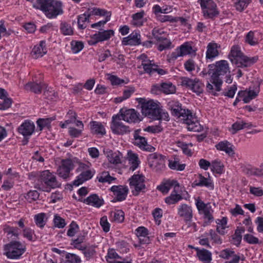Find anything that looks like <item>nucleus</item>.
I'll return each instance as SVG.
<instances>
[{"label": "nucleus", "mask_w": 263, "mask_h": 263, "mask_svg": "<svg viewBox=\"0 0 263 263\" xmlns=\"http://www.w3.org/2000/svg\"><path fill=\"white\" fill-rule=\"evenodd\" d=\"M26 250L25 245L18 241H11L4 246V255L11 259H19Z\"/></svg>", "instance_id": "nucleus-5"}, {"label": "nucleus", "mask_w": 263, "mask_h": 263, "mask_svg": "<svg viewBox=\"0 0 263 263\" xmlns=\"http://www.w3.org/2000/svg\"><path fill=\"white\" fill-rule=\"evenodd\" d=\"M141 35L139 32L134 31L128 36L123 38L122 44L123 45L136 46L141 44Z\"/></svg>", "instance_id": "nucleus-20"}, {"label": "nucleus", "mask_w": 263, "mask_h": 263, "mask_svg": "<svg viewBox=\"0 0 263 263\" xmlns=\"http://www.w3.org/2000/svg\"><path fill=\"white\" fill-rule=\"evenodd\" d=\"M53 221L55 226L58 228H63L66 225L65 220L58 215L54 216Z\"/></svg>", "instance_id": "nucleus-60"}, {"label": "nucleus", "mask_w": 263, "mask_h": 263, "mask_svg": "<svg viewBox=\"0 0 263 263\" xmlns=\"http://www.w3.org/2000/svg\"><path fill=\"white\" fill-rule=\"evenodd\" d=\"M168 166L172 170L177 171H183L185 168V165L184 164H179V159L175 157L173 160H168Z\"/></svg>", "instance_id": "nucleus-39"}, {"label": "nucleus", "mask_w": 263, "mask_h": 263, "mask_svg": "<svg viewBox=\"0 0 263 263\" xmlns=\"http://www.w3.org/2000/svg\"><path fill=\"white\" fill-rule=\"evenodd\" d=\"M214 66L213 72L211 76L210 82L215 85L216 90H220L222 84V80L220 77L227 74V73H230L229 63L227 61L220 60L216 62Z\"/></svg>", "instance_id": "nucleus-4"}, {"label": "nucleus", "mask_w": 263, "mask_h": 263, "mask_svg": "<svg viewBox=\"0 0 263 263\" xmlns=\"http://www.w3.org/2000/svg\"><path fill=\"white\" fill-rule=\"evenodd\" d=\"M49 11L47 17L49 18H55L58 15L62 14L63 12L62 3L60 1L53 0Z\"/></svg>", "instance_id": "nucleus-19"}, {"label": "nucleus", "mask_w": 263, "mask_h": 263, "mask_svg": "<svg viewBox=\"0 0 263 263\" xmlns=\"http://www.w3.org/2000/svg\"><path fill=\"white\" fill-rule=\"evenodd\" d=\"M46 84L43 83H36L29 82L26 84L25 88L27 90H30L35 93H41L43 88H44Z\"/></svg>", "instance_id": "nucleus-31"}, {"label": "nucleus", "mask_w": 263, "mask_h": 263, "mask_svg": "<svg viewBox=\"0 0 263 263\" xmlns=\"http://www.w3.org/2000/svg\"><path fill=\"white\" fill-rule=\"evenodd\" d=\"M152 34L154 38L158 42L162 41L163 40L165 39V37L166 36V33L162 29L157 28L153 29Z\"/></svg>", "instance_id": "nucleus-44"}, {"label": "nucleus", "mask_w": 263, "mask_h": 263, "mask_svg": "<svg viewBox=\"0 0 263 263\" xmlns=\"http://www.w3.org/2000/svg\"><path fill=\"white\" fill-rule=\"evenodd\" d=\"M229 57L233 64L241 68L250 67L258 60L257 57L249 58L245 55L238 46H232Z\"/></svg>", "instance_id": "nucleus-3"}, {"label": "nucleus", "mask_w": 263, "mask_h": 263, "mask_svg": "<svg viewBox=\"0 0 263 263\" xmlns=\"http://www.w3.org/2000/svg\"><path fill=\"white\" fill-rule=\"evenodd\" d=\"M60 30L64 35H71L73 34V28L69 24L65 22L60 24Z\"/></svg>", "instance_id": "nucleus-43"}, {"label": "nucleus", "mask_w": 263, "mask_h": 263, "mask_svg": "<svg viewBox=\"0 0 263 263\" xmlns=\"http://www.w3.org/2000/svg\"><path fill=\"white\" fill-rule=\"evenodd\" d=\"M122 120L119 114L112 116L110 128L114 134L122 135L130 132L129 127L124 125L121 121Z\"/></svg>", "instance_id": "nucleus-10"}, {"label": "nucleus", "mask_w": 263, "mask_h": 263, "mask_svg": "<svg viewBox=\"0 0 263 263\" xmlns=\"http://www.w3.org/2000/svg\"><path fill=\"white\" fill-rule=\"evenodd\" d=\"M157 90H160L166 94H170L175 92L176 88L172 83H163L160 86H154L151 91L153 93H157Z\"/></svg>", "instance_id": "nucleus-23"}, {"label": "nucleus", "mask_w": 263, "mask_h": 263, "mask_svg": "<svg viewBox=\"0 0 263 263\" xmlns=\"http://www.w3.org/2000/svg\"><path fill=\"white\" fill-rule=\"evenodd\" d=\"M79 164V166L77 171L81 172V173L72 182V184L76 186H78L84 182L90 179L95 173V170L89 169V166L88 165L81 162Z\"/></svg>", "instance_id": "nucleus-6"}, {"label": "nucleus", "mask_w": 263, "mask_h": 263, "mask_svg": "<svg viewBox=\"0 0 263 263\" xmlns=\"http://www.w3.org/2000/svg\"><path fill=\"white\" fill-rule=\"evenodd\" d=\"M45 46L46 42L44 41H41L39 45L35 46L31 51L33 58L37 59L43 57L47 52Z\"/></svg>", "instance_id": "nucleus-25"}, {"label": "nucleus", "mask_w": 263, "mask_h": 263, "mask_svg": "<svg viewBox=\"0 0 263 263\" xmlns=\"http://www.w3.org/2000/svg\"><path fill=\"white\" fill-rule=\"evenodd\" d=\"M167 106L173 116L183 120L189 130L199 132L202 130L203 127L195 115L190 110L183 108L182 104L179 101L171 100L168 102Z\"/></svg>", "instance_id": "nucleus-1"}, {"label": "nucleus", "mask_w": 263, "mask_h": 263, "mask_svg": "<svg viewBox=\"0 0 263 263\" xmlns=\"http://www.w3.org/2000/svg\"><path fill=\"white\" fill-rule=\"evenodd\" d=\"M203 16L205 18H213L219 14L216 4L212 0H198Z\"/></svg>", "instance_id": "nucleus-9"}, {"label": "nucleus", "mask_w": 263, "mask_h": 263, "mask_svg": "<svg viewBox=\"0 0 263 263\" xmlns=\"http://www.w3.org/2000/svg\"><path fill=\"white\" fill-rule=\"evenodd\" d=\"M195 185L199 186H205L211 189H214V184L211 179L206 178L201 175H199V181L195 183Z\"/></svg>", "instance_id": "nucleus-41"}, {"label": "nucleus", "mask_w": 263, "mask_h": 263, "mask_svg": "<svg viewBox=\"0 0 263 263\" xmlns=\"http://www.w3.org/2000/svg\"><path fill=\"white\" fill-rule=\"evenodd\" d=\"M141 66L144 69L145 73L152 75L155 73L156 64L152 63V61L148 60H143L142 62Z\"/></svg>", "instance_id": "nucleus-34"}, {"label": "nucleus", "mask_w": 263, "mask_h": 263, "mask_svg": "<svg viewBox=\"0 0 263 263\" xmlns=\"http://www.w3.org/2000/svg\"><path fill=\"white\" fill-rule=\"evenodd\" d=\"M243 240L249 244L254 245L261 243V242H259L258 238L249 234L244 235Z\"/></svg>", "instance_id": "nucleus-57"}, {"label": "nucleus", "mask_w": 263, "mask_h": 263, "mask_svg": "<svg viewBox=\"0 0 263 263\" xmlns=\"http://www.w3.org/2000/svg\"><path fill=\"white\" fill-rule=\"evenodd\" d=\"M79 229V226L77 223L72 221L69 226V228L67 231V234L68 236H73L76 233L77 230Z\"/></svg>", "instance_id": "nucleus-59"}, {"label": "nucleus", "mask_w": 263, "mask_h": 263, "mask_svg": "<svg viewBox=\"0 0 263 263\" xmlns=\"http://www.w3.org/2000/svg\"><path fill=\"white\" fill-rule=\"evenodd\" d=\"M84 47V44L81 41H72L71 42V48L73 53L79 52Z\"/></svg>", "instance_id": "nucleus-52"}, {"label": "nucleus", "mask_w": 263, "mask_h": 263, "mask_svg": "<svg viewBox=\"0 0 263 263\" xmlns=\"http://www.w3.org/2000/svg\"><path fill=\"white\" fill-rule=\"evenodd\" d=\"M224 165L221 161L216 159L211 162V169L215 173L221 174L223 172Z\"/></svg>", "instance_id": "nucleus-37"}, {"label": "nucleus", "mask_w": 263, "mask_h": 263, "mask_svg": "<svg viewBox=\"0 0 263 263\" xmlns=\"http://www.w3.org/2000/svg\"><path fill=\"white\" fill-rule=\"evenodd\" d=\"M45 214L42 213L35 215L34 216V220L36 224L40 227L43 228L46 224V221H45Z\"/></svg>", "instance_id": "nucleus-51"}, {"label": "nucleus", "mask_w": 263, "mask_h": 263, "mask_svg": "<svg viewBox=\"0 0 263 263\" xmlns=\"http://www.w3.org/2000/svg\"><path fill=\"white\" fill-rule=\"evenodd\" d=\"M44 89L45 90L43 95L48 100H53L57 98V93L54 90H50L46 85Z\"/></svg>", "instance_id": "nucleus-55"}, {"label": "nucleus", "mask_w": 263, "mask_h": 263, "mask_svg": "<svg viewBox=\"0 0 263 263\" xmlns=\"http://www.w3.org/2000/svg\"><path fill=\"white\" fill-rule=\"evenodd\" d=\"M259 92V86H258L257 88L255 90H251L249 88L248 90L239 91L238 93V97L242 98L245 103H248L258 96Z\"/></svg>", "instance_id": "nucleus-18"}, {"label": "nucleus", "mask_w": 263, "mask_h": 263, "mask_svg": "<svg viewBox=\"0 0 263 263\" xmlns=\"http://www.w3.org/2000/svg\"><path fill=\"white\" fill-rule=\"evenodd\" d=\"M25 197L29 202H32L39 198V193L35 190L30 191L27 193Z\"/></svg>", "instance_id": "nucleus-56"}, {"label": "nucleus", "mask_w": 263, "mask_h": 263, "mask_svg": "<svg viewBox=\"0 0 263 263\" xmlns=\"http://www.w3.org/2000/svg\"><path fill=\"white\" fill-rule=\"evenodd\" d=\"M91 16L89 11L78 16V25L80 29L83 30L87 27Z\"/></svg>", "instance_id": "nucleus-29"}, {"label": "nucleus", "mask_w": 263, "mask_h": 263, "mask_svg": "<svg viewBox=\"0 0 263 263\" xmlns=\"http://www.w3.org/2000/svg\"><path fill=\"white\" fill-rule=\"evenodd\" d=\"M181 80V83L182 86L190 88L197 95H199L203 92L204 85L199 79H192L187 77H182Z\"/></svg>", "instance_id": "nucleus-13"}, {"label": "nucleus", "mask_w": 263, "mask_h": 263, "mask_svg": "<svg viewBox=\"0 0 263 263\" xmlns=\"http://www.w3.org/2000/svg\"><path fill=\"white\" fill-rule=\"evenodd\" d=\"M195 52V51L193 49L192 47L187 42H185L179 47L177 48L170 55L169 60L175 61L179 57H183Z\"/></svg>", "instance_id": "nucleus-14"}, {"label": "nucleus", "mask_w": 263, "mask_h": 263, "mask_svg": "<svg viewBox=\"0 0 263 263\" xmlns=\"http://www.w3.org/2000/svg\"><path fill=\"white\" fill-rule=\"evenodd\" d=\"M215 146L217 149L225 152L230 156H234L235 153L232 148L233 145L228 141L220 142Z\"/></svg>", "instance_id": "nucleus-26"}, {"label": "nucleus", "mask_w": 263, "mask_h": 263, "mask_svg": "<svg viewBox=\"0 0 263 263\" xmlns=\"http://www.w3.org/2000/svg\"><path fill=\"white\" fill-rule=\"evenodd\" d=\"M89 125L92 133L101 135H104L106 134L105 128L101 123L97 121H91Z\"/></svg>", "instance_id": "nucleus-28"}, {"label": "nucleus", "mask_w": 263, "mask_h": 263, "mask_svg": "<svg viewBox=\"0 0 263 263\" xmlns=\"http://www.w3.org/2000/svg\"><path fill=\"white\" fill-rule=\"evenodd\" d=\"M97 179L100 182H108L109 183L116 179L115 178L110 176L108 172H102L100 176L97 177Z\"/></svg>", "instance_id": "nucleus-45"}, {"label": "nucleus", "mask_w": 263, "mask_h": 263, "mask_svg": "<svg viewBox=\"0 0 263 263\" xmlns=\"http://www.w3.org/2000/svg\"><path fill=\"white\" fill-rule=\"evenodd\" d=\"M149 166L156 172L160 171L165 168V157L161 154L154 153L147 157Z\"/></svg>", "instance_id": "nucleus-11"}, {"label": "nucleus", "mask_w": 263, "mask_h": 263, "mask_svg": "<svg viewBox=\"0 0 263 263\" xmlns=\"http://www.w3.org/2000/svg\"><path fill=\"white\" fill-rule=\"evenodd\" d=\"M114 221L117 222H122L124 219V213L122 210H117L111 213Z\"/></svg>", "instance_id": "nucleus-53"}, {"label": "nucleus", "mask_w": 263, "mask_h": 263, "mask_svg": "<svg viewBox=\"0 0 263 263\" xmlns=\"http://www.w3.org/2000/svg\"><path fill=\"white\" fill-rule=\"evenodd\" d=\"M121 154L119 152L114 153L112 151H110L107 155L108 161L110 163L115 164L121 163Z\"/></svg>", "instance_id": "nucleus-38"}, {"label": "nucleus", "mask_w": 263, "mask_h": 263, "mask_svg": "<svg viewBox=\"0 0 263 263\" xmlns=\"http://www.w3.org/2000/svg\"><path fill=\"white\" fill-rule=\"evenodd\" d=\"M184 66L186 71L191 72L195 70L196 63L193 59H190L185 62Z\"/></svg>", "instance_id": "nucleus-58"}, {"label": "nucleus", "mask_w": 263, "mask_h": 263, "mask_svg": "<svg viewBox=\"0 0 263 263\" xmlns=\"http://www.w3.org/2000/svg\"><path fill=\"white\" fill-rule=\"evenodd\" d=\"M88 11L91 15L105 16L106 17L107 15H111L109 12H107L105 9L100 8H93L91 9H89Z\"/></svg>", "instance_id": "nucleus-48"}, {"label": "nucleus", "mask_w": 263, "mask_h": 263, "mask_svg": "<svg viewBox=\"0 0 263 263\" xmlns=\"http://www.w3.org/2000/svg\"><path fill=\"white\" fill-rule=\"evenodd\" d=\"M129 161L131 163V166L130 167V170L134 171H135L139 165V160L137 155L133 153L129 154Z\"/></svg>", "instance_id": "nucleus-47"}, {"label": "nucleus", "mask_w": 263, "mask_h": 263, "mask_svg": "<svg viewBox=\"0 0 263 263\" xmlns=\"http://www.w3.org/2000/svg\"><path fill=\"white\" fill-rule=\"evenodd\" d=\"M245 231L244 227H237L235 231L234 235L232 236L233 243L237 246H239L242 239L241 234Z\"/></svg>", "instance_id": "nucleus-40"}, {"label": "nucleus", "mask_w": 263, "mask_h": 263, "mask_svg": "<svg viewBox=\"0 0 263 263\" xmlns=\"http://www.w3.org/2000/svg\"><path fill=\"white\" fill-rule=\"evenodd\" d=\"M35 125L30 121H25L18 128V132L25 137L30 136L34 132Z\"/></svg>", "instance_id": "nucleus-21"}, {"label": "nucleus", "mask_w": 263, "mask_h": 263, "mask_svg": "<svg viewBox=\"0 0 263 263\" xmlns=\"http://www.w3.org/2000/svg\"><path fill=\"white\" fill-rule=\"evenodd\" d=\"M234 253V251H231L229 249H226L221 251L219 253V256L222 258L228 259L230 256H232Z\"/></svg>", "instance_id": "nucleus-64"}, {"label": "nucleus", "mask_w": 263, "mask_h": 263, "mask_svg": "<svg viewBox=\"0 0 263 263\" xmlns=\"http://www.w3.org/2000/svg\"><path fill=\"white\" fill-rule=\"evenodd\" d=\"M250 3V0H237L235 3L236 9L240 12H242L247 7Z\"/></svg>", "instance_id": "nucleus-50"}, {"label": "nucleus", "mask_w": 263, "mask_h": 263, "mask_svg": "<svg viewBox=\"0 0 263 263\" xmlns=\"http://www.w3.org/2000/svg\"><path fill=\"white\" fill-rule=\"evenodd\" d=\"M182 198L181 195L170 194L169 196L165 198V202L169 205L174 204L182 200Z\"/></svg>", "instance_id": "nucleus-46"}, {"label": "nucleus", "mask_w": 263, "mask_h": 263, "mask_svg": "<svg viewBox=\"0 0 263 263\" xmlns=\"http://www.w3.org/2000/svg\"><path fill=\"white\" fill-rule=\"evenodd\" d=\"M246 42L251 45H255L257 44V41L254 38V32L250 31L248 33L246 37Z\"/></svg>", "instance_id": "nucleus-62"}, {"label": "nucleus", "mask_w": 263, "mask_h": 263, "mask_svg": "<svg viewBox=\"0 0 263 263\" xmlns=\"http://www.w3.org/2000/svg\"><path fill=\"white\" fill-rule=\"evenodd\" d=\"M118 114L123 120L128 123H136L141 121L139 118V114L134 109H125L122 108Z\"/></svg>", "instance_id": "nucleus-15"}, {"label": "nucleus", "mask_w": 263, "mask_h": 263, "mask_svg": "<svg viewBox=\"0 0 263 263\" xmlns=\"http://www.w3.org/2000/svg\"><path fill=\"white\" fill-rule=\"evenodd\" d=\"M178 215L182 218L185 222H190L193 218L192 207L186 204H182L178 208Z\"/></svg>", "instance_id": "nucleus-17"}, {"label": "nucleus", "mask_w": 263, "mask_h": 263, "mask_svg": "<svg viewBox=\"0 0 263 263\" xmlns=\"http://www.w3.org/2000/svg\"><path fill=\"white\" fill-rule=\"evenodd\" d=\"M142 104V112L146 117L155 120L158 117L160 108L159 105L153 100L145 101L143 99H140Z\"/></svg>", "instance_id": "nucleus-7"}, {"label": "nucleus", "mask_w": 263, "mask_h": 263, "mask_svg": "<svg viewBox=\"0 0 263 263\" xmlns=\"http://www.w3.org/2000/svg\"><path fill=\"white\" fill-rule=\"evenodd\" d=\"M55 119V117H52L47 118H40L36 121L37 127L40 130H42L44 128H49L51 126V122Z\"/></svg>", "instance_id": "nucleus-32"}, {"label": "nucleus", "mask_w": 263, "mask_h": 263, "mask_svg": "<svg viewBox=\"0 0 263 263\" xmlns=\"http://www.w3.org/2000/svg\"><path fill=\"white\" fill-rule=\"evenodd\" d=\"M97 39L101 42L108 40L112 36L114 35V31L113 30H103L95 33Z\"/></svg>", "instance_id": "nucleus-33"}, {"label": "nucleus", "mask_w": 263, "mask_h": 263, "mask_svg": "<svg viewBox=\"0 0 263 263\" xmlns=\"http://www.w3.org/2000/svg\"><path fill=\"white\" fill-rule=\"evenodd\" d=\"M110 191L113 192L115 196L112 202L122 201L124 200L127 195L128 189L126 186L114 185L110 188Z\"/></svg>", "instance_id": "nucleus-16"}, {"label": "nucleus", "mask_w": 263, "mask_h": 263, "mask_svg": "<svg viewBox=\"0 0 263 263\" xmlns=\"http://www.w3.org/2000/svg\"><path fill=\"white\" fill-rule=\"evenodd\" d=\"M100 223L103 231L108 232L110 230V224L107 221V216H104L100 219Z\"/></svg>", "instance_id": "nucleus-63"}, {"label": "nucleus", "mask_w": 263, "mask_h": 263, "mask_svg": "<svg viewBox=\"0 0 263 263\" xmlns=\"http://www.w3.org/2000/svg\"><path fill=\"white\" fill-rule=\"evenodd\" d=\"M217 48V44L215 43H209L207 46L206 59L212 61L214 58L217 57L219 55V52Z\"/></svg>", "instance_id": "nucleus-27"}, {"label": "nucleus", "mask_w": 263, "mask_h": 263, "mask_svg": "<svg viewBox=\"0 0 263 263\" xmlns=\"http://www.w3.org/2000/svg\"><path fill=\"white\" fill-rule=\"evenodd\" d=\"M139 132L138 130L135 132L134 134V141L133 143L135 145L138 146L141 149L145 146L147 140L145 138L139 135Z\"/></svg>", "instance_id": "nucleus-35"}, {"label": "nucleus", "mask_w": 263, "mask_h": 263, "mask_svg": "<svg viewBox=\"0 0 263 263\" xmlns=\"http://www.w3.org/2000/svg\"><path fill=\"white\" fill-rule=\"evenodd\" d=\"M78 162V159L74 158L62 159L61 165L57 169V174L64 179H67L70 177V172L74 168V162Z\"/></svg>", "instance_id": "nucleus-8"}, {"label": "nucleus", "mask_w": 263, "mask_h": 263, "mask_svg": "<svg viewBox=\"0 0 263 263\" xmlns=\"http://www.w3.org/2000/svg\"><path fill=\"white\" fill-rule=\"evenodd\" d=\"M144 15V12L141 11L137 12L132 16V24L136 27H140L143 25V17Z\"/></svg>", "instance_id": "nucleus-42"}, {"label": "nucleus", "mask_w": 263, "mask_h": 263, "mask_svg": "<svg viewBox=\"0 0 263 263\" xmlns=\"http://www.w3.org/2000/svg\"><path fill=\"white\" fill-rule=\"evenodd\" d=\"M213 211L212 209L211 206L210 205L207 208H205L203 211L201 212V213L203 214V217L204 219H207L208 221H213L214 218L212 216V213Z\"/></svg>", "instance_id": "nucleus-54"}, {"label": "nucleus", "mask_w": 263, "mask_h": 263, "mask_svg": "<svg viewBox=\"0 0 263 263\" xmlns=\"http://www.w3.org/2000/svg\"><path fill=\"white\" fill-rule=\"evenodd\" d=\"M60 184L56 176L49 170L43 171L34 183V187L40 191L50 192L51 189L59 187Z\"/></svg>", "instance_id": "nucleus-2"}, {"label": "nucleus", "mask_w": 263, "mask_h": 263, "mask_svg": "<svg viewBox=\"0 0 263 263\" xmlns=\"http://www.w3.org/2000/svg\"><path fill=\"white\" fill-rule=\"evenodd\" d=\"M65 263H81V260L79 256L75 254L67 253L66 254Z\"/></svg>", "instance_id": "nucleus-49"}, {"label": "nucleus", "mask_w": 263, "mask_h": 263, "mask_svg": "<svg viewBox=\"0 0 263 263\" xmlns=\"http://www.w3.org/2000/svg\"><path fill=\"white\" fill-rule=\"evenodd\" d=\"M197 250V255L199 259L206 263H210L212 260L211 253L204 249L199 250L198 248H195Z\"/></svg>", "instance_id": "nucleus-30"}, {"label": "nucleus", "mask_w": 263, "mask_h": 263, "mask_svg": "<svg viewBox=\"0 0 263 263\" xmlns=\"http://www.w3.org/2000/svg\"><path fill=\"white\" fill-rule=\"evenodd\" d=\"M252 126L251 123L245 122L243 121H237L232 125V134H235L238 131L244 128H250Z\"/></svg>", "instance_id": "nucleus-36"}, {"label": "nucleus", "mask_w": 263, "mask_h": 263, "mask_svg": "<svg viewBox=\"0 0 263 263\" xmlns=\"http://www.w3.org/2000/svg\"><path fill=\"white\" fill-rule=\"evenodd\" d=\"M144 178L143 175L138 174L134 175L129 179L130 186L134 189L132 191L134 195L138 196L140 192H144V190L145 189Z\"/></svg>", "instance_id": "nucleus-12"}, {"label": "nucleus", "mask_w": 263, "mask_h": 263, "mask_svg": "<svg viewBox=\"0 0 263 263\" xmlns=\"http://www.w3.org/2000/svg\"><path fill=\"white\" fill-rule=\"evenodd\" d=\"M96 252L94 247H89L85 249L84 251L83 252V254L85 257L86 258L87 260L92 258L93 256L96 254Z\"/></svg>", "instance_id": "nucleus-61"}, {"label": "nucleus", "mask_w": 263, "mask_h": 263, "mask_svg": "<svg viewBox=\"0 0 263 263\" xmlns=\"http://www.w3.org/2000/svg\"><path fill=\"white\" fill-rule=\"evenodd\" d=\"M53 0H36L33 6L37 9L43 11L47 17L48 13L49 12V7L51 6Z\"/></svg>", "instance_id": "nucleus-24"}, {"label": "nucleus", "mask_w": 263, "mask_h": 263, "mask_svg": "<svg viewBox=\"0 0 263 263\" xmlns=\"http://www.w3.org/2000/svg\"><path fill=\"white\" fill-rule=\"evenodd\" d=\"M80 201V200H79ZM82 201V200H81ZM83 202L88 205H90L94 207L99 208L104 204V200L96 194H91L89 196L83 200Z\"/></svg>", "instance_id": "nucleus-22"}]
</instances>
